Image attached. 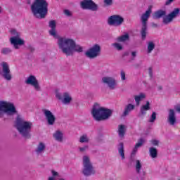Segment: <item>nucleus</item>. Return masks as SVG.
I'll use <instances>...</instances> for the list:
<instances>
[{
	"instance_id": "c756f323",
	"label": "nucleus",
	"mask_w": 180,
	"mask_h": 180,
	"mask_svg": "<svg viewBox=\"0 0 180 180\" xmlns=\"http://www.w3.org/2000/svg\"><path fill=\"white\" fill-rule=\"evenodd\" d=\"M119 146L118 153L121 157V160H124V147L123 143H120Z\"/></svg>"
},
{
	"instance_id": "ddd939ff",
	"label": "nucleus",
	"mask_w": 180,
	"mask_h": 180,
	"mask_svg": "<svg viewBox=\"0 0 180 180\" xmlns=\"http://www.w3.org/2000/svg\"><path fill=\"white\" fill-rule=\"evenodd\" d=\"M179 15V8L174 9L172 13L168 14L167 15H165L163 17V23L165 25H168L176 18Z\"/></svg>"
},
{
	"instance_id": "0eeeda50",
	"label": "nucleus",
	"mask_w": 180,
	"mask_h": 180,
	"mask_svg": "<svg viewBox=\"0 0 180 180\" xmlns=\"http://www.w3.org/2000/svg\"><path fill=\"white\" fill-rule=\"evenodd\" d=\"M83 166L84 169L82 173L86 176H89V175H94L95 174V168L91 162V158L88 155L83 156Z\"/></svg>"
},
{
	"instance_id": "c03bdc74",
	"label": "nucleus",
	"mask_w": 180,
	"mask_h": 180,
	"mask_svg": "<svg viewBox=\"0 0 180 180\" xmlns=\"http://www.w3.org/2000/svg\"><path fill=\"white\" fill-rule=\"evenodd\" d=\"M174 0H166L165 2V5L168 6V5H171V4H172V2H174Z\"/></svg>"
},
{
	"instance_id": "39448f33",
	"label": "nucleus",
	"mask_w": 180,
	"mask_h": 180,
	"mask_svg": "<svg viewBox=\"0 0 180 180\" xmlns=\"http://www.w3.org/2000/svg\"><path fill=\"white\" fill-rule=\"evenodd\" d=\"M15 115L17 113L16 107L13 103L6 101H0V117H4V115Z\"/></svg>"
},
{
	"instance_id": "79ce46f5",
	"label": "nucleus",
	"mask_w": 180,
	"mask_h": 180,
	"mask_svg": "<svg viewBox=\"0 0 180 180\" xmlns=\"http://www.w3.org/2000/svg\"><path fill=\"white\" fill-rule=\"evenodd\" d=\"M174 109L175 110H176V112H179V113H180V104L175 105Z\"/></svg>"
},
{
	"instance_id": "cd10ccee",
	"label": "nucleus",
	"mask_w": 180,
	"mask_h": 180,
	"mask_svg": "<svg viewBox=\"0 0 180 180\" xmlns=\"http://www.w3.org/2000/svg\"><path fill=\"white\" fill-rule=\"evenodd\" d=\"M134 109V105L133 104H128L125 110L123 112V116H127V115H129L131 110H133Z\"/></svg>"
},
{
	"instance_id": "1a4fd4ad",
	"label": "nucleus",
	"mask_w": 180,
	"mask_h": 180,
	"mask_svg": "<svg viewBox=\"0 0 180 180\" xmlns=\"http://www.w3.org/2000/svg\"><path fill=\"white\" fill-rule=\"evenodd\" d=\"M27 85H30L33 86L34 91L37 92H40L41 91V87L40 86V84L39 83V80L36 78L34 75L28 76L25 81Z\"/></svg>"
},
{
	"instance_id": "c85d7f7f",
	"label": "nucleus",
	"mask_w": 180,
	"mask_h": 180,
	"mask_svg": "<svg viewBox=\"0 0 180 180\" xmlns=\"http://www.w3.org/2000/svg\"><path fill=\"white\" fill-rule=\"evenodd\" d=\"M124 133H126V126L120 125L118 127V134L121 138L124 137Z\"/></svg>"
},
{
	"instance_id": "4c0bfd02",
	"label": "nucleus",
	"mask_w": 180,
	"mask_h": 180,
	"mask_svg": "<svg viewBox=\"0 0 180 180\" xmlns=\"http://www.w3.org/2000/svg\"><path fill=\"white\" fill-rule=\"evenodd\" d=\"M112 46L116 49V50L120 51L123 49V46L119 43H114L112 44Z\"/></svg>"
},
{
	"instance_id": "de8ad7c7",
	"label": "nucleus",
	"mask_w": 180,
	"mask_h": 180,
	"mask_svg": "<svg viewBox=\"0 0 180 180\" xmlns=\"http://www.w3.org/2000/svg\"><path fill=\"white\" fill-rule=\"evenodd\" d=\"M58 180H65L63 178H61V176H60V177L58 179Z\"/></svg>"
},
{
	"instance_id": "7ed1b4c3",
	"label": "nucleus",
	"mask_w": 180,
	"mask_h": 180,
	"mask_svg": "<svg viewBox=\"0 0 180 180\" xmlns=\"http://www.w3.org/2000/svg\"><path fill=\"white\" fill-rule=\"evenodd\" d=\"M91 115L97 122L106 120L112 116V110L102 107L98 103H95L91 110Z\"/></svg>"
},
{
	"instance_id": "e433bc0d",
	"label": "nucleus",
	"mask_w": 180,
	"mask_h": 180,
	"mask_svg": "<svg viewBox=\"0 0 180 180\" xmlns=\"http://www.w3.org/2000/svg\"><path fill=\"white\" fill-rule=\"evenodd\" d=\"M155 119H157V113H155V112H153L150 116L149 122L154 123V122H155Z\"/></svg>"
},
{
	"instance_id": "473e14b6",
	"label": "nucleus",
	"mask_w": 180,
	"mask_h": 180,
	"mask_svg": "<svg viewBox=\"0 0 180 180\" xmlns=\"http://www.w3.org/2000/svg\"><path fill=\"white\" fill-rule=\"evenodd\" d=\"M154 49H155V44H154L153 41L148 42L147 53L150 54V53H151Z\"/></svg>"
},
{
	"instance_id": "f704fd0d",
	"label": "nucleus",
	"mask_w": 180,
	"mask_h": 180,
	"mask_svg": "<svg viewBox=\"0 0 180 180\" xmlns=\"http://www.w3.org/2000/svg\"><path fill=\"white\" fill-rule=\"evenodd\" d=\"M127 40H129V34H125L117 38V41L123 42L127 41Z\"/></svg>"
},
{
	"instance_id": "a18cd8bd",
	"label": "nucleus",
	"mask_w": 180,
	"mask_h": 180,
	"mask_svg": "<svg viewBox=\"0 0 180 180\" xmlns=\"http://www.w3.org/2000/svg\"><path fill=\"white\" fill-rule=\"evenodd\" d=\"M136 54H137V52H136V51H133V52L131 53L132 57H136Z\"/></svg>"
},
{
	"instance_id": "9b49d317",
	"label": "nucleus",
	"mask_w": 180,
	"mask_h": 180,
	"mask_svg": "<svg viewBox=\"0 0 180 180\" xmlns=\"http://www.w3.org/2000/svg\"><path fill=\"white\" fill-rule=\"evenodd\" d=\"M56 97L57 99H59V101H62L64 105H69V103H71V101H72V97L68 92H65L62 94L60 91H56Z\"/></svg>"
},
{
	"instance_id": "ea45409f",
	"label": "nucleus",
	"mask_w": 180,
	"mask_h": 180,
	"mask_svg": "<svg viewBox=\"0 0 180 180\" xmlns=\"http://www.w3.org/2000/svg\"><path fill=\"white\" fill-rule=\"evenodd\" d=\"M121 79L122 81L126 80V73H124L123 71H121Z\"/></svg>"
},
{
	"instance_id": "aec40b11",
	"label": "nucleus",
	"mask_w": 180,
	"mask_h": 180,
	"mask_svg": "<svg viewBox=\"0 0 180 180\" xmlns=\"http://www.w3.org/2000/svg\"><path fill=\"white\" fill-rule=\"evenodd\" d=\"M144 143H146V140L143 139H139L131 152V155H136V153H137L140 147H141V146H143Z\"/></svg>"
},
{
	"instance_id": "37998d69",
	"label": "nucleus",
	"mask_w": 180,
	"mask_h": 180,
	"mask_svg": "<svg viewBox=\"0 0 180 180\" xmlns=\"http://www.w3.org/2000/svg\"><path fill=\"white\" fill-rule=\"evenodd\" d=\"M105 5H112V0H104Z\"/></svg>"
},
{
	"instance_id": "a878e982",
	"label": "nucleus",
	"mask_w": 180,
	"mask_h": 180,
	"mask_svg": "<svg viewBox=\"0 0 180 180\" xmlns=\"http://www.w3.org/2000/svg\"><path fill=\"white\" fill-rule=\"evenodd\" d=\"M44 150H46V144L44 143L40 142L36 149L37 154H43L44 153Z\"/></svg>"
},
{
	"instance_id": "2f4dec72",
	"label": "nucleus",
	"mask_w": 180,
	"mask_h": 180,
	"mask_svg": "<svg viewBox=\"0 0 180 180\" xmlns=\"http://www.w3.org/2000/svg\"><path fill=\"white\" fill-rule=\"evenodd\" d=\"M149 153L151 158H157V155H158V151L155 148H150Z\"/></svg>"
},
{
	"instance_id": "6e6552de",
	"label": "nucleus",
	"mask_w": 180,
	"mask_h": 180,
	"mask_svg": "<svg viewBox=\"0 0 180 180\" xmlns=\"http://www.w3.org/2000/svg\"><path fill=\"white\" fill-rule=\"evenodd\" d=\"M151 7H149L148 10L141 15V20L142 23V29H141V36L142 39H146V36L147 34V20H148V18L151 15Z\"/></svg>"
},
{
	"instance_id": "a19ab883",
	"label": "nucleus",
	"mask_w": 180,
	"mask_h": 180,
	"mask_svg": "<svg viewBox=\"0 0 180 180\" xmlns=\"http://www.w3.org/2000/svg\"><path fill=\"white\" fill-rule=\"evenodd\" d=\"M64 13L65 15H66V16H71V11H70L69 10H65Z\"/></svg>"
},
{
	"instance_id": "412c9836",
	"label": "nucleus",
	"mask_w": 180,
	"mask_h": 180,
	"mask_svg": "<svg viewBox=\"0 0 180 180\" xmlns=\"http://www.w3.org/2000/svg\"><path fill=\"white\" fill-rule=\"evenodd\" d=\"M53 136L55 140H56V141H59L60 143H61L64 137V134L63 133V131L58 130L53 134Z\"/></svg>"
},
{
	"instance_id": "423d86ee",
	"label": "nucleus",
	"mask_w": 180,
	"mask_h": 180,
	"mask_svg": "<svg viewBox=\"0 0 180 180\" xmlns=\"http://www.w3.org/2000/svg\"><path fill=\"white\" fill-rule=\"evenodd\" d=\"M11 34L13 37L10 38V43L15 50H19L21 46H25V40L20 37V33L16 30H11Z\"/></svg>"
},
{
	"instance_id": "58836bf2",
	"label": "nucleus",
	"mask_w": 180,
	"mask_h": 180,
	"mask_svg": "<svg viewBox=\"0 0 180 180\" xmlns=\"http://www.w3.org/2000/svg\"><path fill=\"white\" fill-rule=\"evenodd\" d=\"M160 141H158V140L156 139H153L151 141V144H153V146H158Z\"/></svg>"
},
{
	"instance_id": "49530a36",
	"label": "nucleus",
	"mask_w": 180,
	"mask_h": 180,
	"mask_svg": "<svg viewBox=\"0 0 180 180\" xmlns=\"http://www.w3.org/2000/svg\"><path fill=\"white\" fill-rule=\"evenodd\" d=\"M148 71H149V74H150V77H151V72H153V69H152L151 68H150L148 69Z\"/></svg>"
},
{
	"instance_id": "5701e85b",
	"label": "nucleus",
	"mask_w": 180,
	"mask_h": 180,
	"mask_svg": "<svg viewBox=\"0 0 180 180\" xmlns=\"http://www.w3.org/2000/svg\"><path fill=\"white\" fill-rule=\"evenodd\" d=\"M150 109H151V104L149 101H146V103L141 107V115H146V113H147V110H150Z\"/></svg>"
},
{
	"instance_id": "393cba45",
	"label": "nucleus",
	"mask_w": 180,
	"mask_h": 180,
	"mask_svg": "<svg viewBox=\"0 0 180 180\" xmlns=\"http://www.w3.org/2000/svg\"><path fill=\"white\" fill-rule=\"evenodd\" d=\"M135 168L137 174H139V175H145V173L141 169V162H140V160H136L135 162Z\"/></svg>"
},
{
	"instance_id": "9d476101",
	"label": "nucleus",
	"mask_w": 180,
	"mask_h": 180,
	"mask_svg": "<svg viewBox=\"0 0 180 180\" xmlns=\"http://www.w3.org/2000/svg\"><path fill=\"white\" fill-rule=\"evenodd\" d=\"M85 54L88 58H96L101 54V46L99 44H94L86 51Z\"/></svg>"
},
{
	"instance_id": "20e7f679",
	"label": "nucleus",
	"mask_w": 180,
	"mask_h": 180,
	"mask_svg": "<svg viewBox=\"0 0 180 180\" xmlns=\"http://www.w3.org/2000/svg\"><path fill=\"white\" fill-rule=\"evenodd\" d=\"M15 127L22 136L27 137L32 130V127H33V123L18 117L15 121Z\"/></svg>"
},
{
	"instance_id": "7c9ffc66",
	"label": "nucleus",
	"mask_w": 180,
	"mask_h": 180,
	"mask_svg": "<svg viewBox=\"0 0 180 180\" xmlns=\"http://www.w3.org/2000/svg\"><path fill=\"white\" fill-rule=\"evenodd\" d=\"M79 141L82 144L89 143V136H88L86 134H83L79 137Z\"/></svg>"
},
{
	"instance_id": "a211bd4d",
	"label": "nucleus",
	"mask_w": 180,
	"mask_h": 180,
	"mask_svg": "<svg viewBox=\"0 0 180 180\" xmlns=\"http://www.w3.org/2000/svg\"><path fill=\"white\" fill-rule=\"evenodd\" d=\"M49 26L50 27L49 34L52 36L54 39H58V35L57 34V22L54 20L49 21Z\"/></svg>"
},
{
	"instance_id": "bb28decb",
	"label": "nucleus",
	"mask_w": 180,
	"mask_h": 180,
	"mask_svg": "<svg viewBox=\"0 0 180 180\" xmlns=\"http://www.w3.org/2000/svg\"><path fill=\"white\" fill-rule=\"evenodd\" d=\"M58 178H60V173L54 169L51 170V176L48 180H58Z\"/></svg>"
},
{
	"instance_id": "c9c22d12",
	"label": "nucleus",
	"mask_w": 180,
	"mask_h": 180,
	"mask_svg": "<svg viewBox=\"0 0 180 180\" xmlns=\"http://www.w3.org/2000/svg\"><path fill=\"white\" fill-rule=\"evenodd\" d=\"M88 148H89V146L88 145L80 146L78 148V150L79 153H85V151H88Z\"/></svg>"
},
{
	"instance_id": "4be33fe9",
	"label": "nucleus",
	"mask_w": 180,
	"mask_h": 180,
	"mask_svg": "<svg viewBox=\"0 0 180 180\" xmlns=\"http://www.w3.org/2000/svg\"><path fill=\"white\" fill-rule=\"evenodd\" d=\"M134 99H135L136 105L139 106V105H140V102L146 99V94L140 93L139 94L134 96Z\"/></svg>"
},
{
	"instance_id": "4468645a",
	"label": "nucleus",
	"mask_w": 180,
	"mask_h": 180,
	"mask_svg": "<svg viewBox=\"0 0 180 180\" xmlns=\"http://www.w3.org/2000/svg\"><path fill=\"white\" fill-rule=\"evenodd\" d=\"M103 84L108 85L110 89H115L116 86H117V83L116 80L113 77H103L101 79Z\"/></svg>"
},
{
	"instance_id": "6ab92c4d",
	"label": "nucleus",
	"mask_w": 180,
	"mask_h": 180,
	"mask_svg": "<svg viewBox=\"0 0 180 180\" xmlns=\"http://www.w3.org/2000/svg\"><path fill=\"white\" fill-rule=\"evenodd\" d=\"M167 122L171 126H174L176 123V117L175 116V110L169 109L167 117Z\"/></svg>"
},
{
	"instance_id": "72a5a7b5",
	"label": "nucleus",
	"mask_w": 180,
	"mask_h": 180,
	"mask_svg": "<svg viewBox=\"0 0 180 180\" xmlns=\"http://www.w3.org/2000/svg\"><path fill=\"white\" fill-rule=\"evenodd\" d=\"M12 53V49L11 48H3L1 50V53L3 54L4 56H8V54H11Z\"/></svg>"
},
{
	"instance_id": "f257e3e1",
	"label": "nucleus",
	"mask_w": 180,
	"mask_h": 180,
	"mask_svg": "<svg viewBox=\"0 0 180 180\" xmlns=\"http://www.w3.org/2000/svg\"><path fill=\"white\" fill-rule=\"evenodd\" d=\"M58 46L61 51L66 56H72L74 53H82L81 46L75 44V41L69 38H58Z\"/></svg>"
},
{
	"instance_id": "f03ea898",
	"label": "nucleus",
	"mask_w": 180,
	"mask_h": 180,
	"mask_svg": "<svg viewBox=\"0 0 180 180\" xmlns=\"http://www.w3.org/2000/svg\"><path fill=\"white\" fill-rule=\"evenodd\" d=\"M49 4L46 0H34L31 6V11L38 19H43L46 18L47 12L49 11Z\"/></svg>"
},
{
	"instance_id": "2eb2a0df",
	"label": "nucleus",
	"mask_w": 180,
	"mask_h": 180,
	"mask_svg": "<svg viewBox=\"0 0 180 180\" xmlns=\"http://www.w3.org/2000/svg\"><path fill=\"white\" fill-rule=\"evenodd\" d=\"M42 112L46 119L48 124L53 126L56 122V116H54V114L48 109H44Z\"/></svg>"
},
{
	"instance_id": "f8f14e48",
	"label": "nucleus",
	"mask_w": 180,
	"mask_h": 180,
	"mask_svg": "<svg viewBox=\"0 0 180 180\" xmlns=\"http://www.w3.org/2000/svg\"><path fill=\"white\" fill-rule=\"evenodd\" d=\"M2 71L0 72L1 75L5 78L7 81L12 79V75L11 74V69L9 68V64L6 62H2L1 63Z\"/></svg>"
},
{
	"instance_id": "f3484780",
	"label": "nucleus",
	"mask_w": 180,
	"mask_h": 180,
	"mask_svg": "<svg viewBox=\"0 0 180 180\" xmlns=\"http://www.w3.org/2000/svg\"><path fill=\"white\" fill-rule=\"evenodd\" d=\"M123 18L117 15H114L108 18V25L112 26H120L123 23Z\"/></svg>"
},
{
	"instance_id": "dca6fc26",
	"label": "nucleus",
	"mask_w": 180,
	"mask_h": 180,
	"mask_svg": "<svg viewBox=\"0 0 180 180\" xmlns=\"http://www.w3.org/2000/svg\"><path fill=\"white\" fill-rule=\"evenodd\" d=\"M82 9H89L90 11H96L98 6L92 0H84L80 4Z\"/></svg>"
},
{
	"instance_id": "b1692460",
	"label": "nucleus",
	"mask_w": 180,
	"mask_h": 180,
	"mask_svg": "<svg viewBox=\"0 0 180 180\" xmlns=\"http://www.w3.org/2000/svg\"><path fill=\"white\" fill-rule=\"evenodd\" d=\"M167 15V12L165 11L159 10L154 13L153 19H160V18H164Z\"/></svg>"
}]
</instances>
